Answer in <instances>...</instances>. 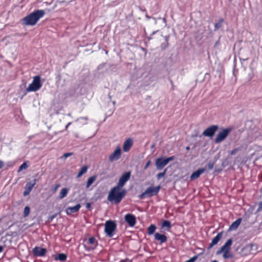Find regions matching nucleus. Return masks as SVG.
<instances>
[{
	"label": "nucleus",
	"instance_id": "nucleus-1",
	"mask_svg": "<svg viewBox=\"0 0 262 262\" xmlns=\"http://www.w3.org/2000/svg\"><path fill=\"white\" fill-rule=\"evenodd\" d=\"M121 188L117 186L112 188L107 196V200L110 202L116 204L120 203L126 194V189H121Z\"/></svg>",
	"mask_w": 262,
	"mask_h": 262
},
{
	"label": "nucleus",
	"instance_id": "nucleus-2",
	"mask_svg": "<svg viewBox=\"0 0 262 262\" xmlns=\"http://www.w3.org/2000/svg\"><path fill=\"white\" fill-rule=\"evenodd\" d=\"M45 14L43 10H36L25 16L21 20V24L26 26H34Z\"/></svg>",
	"mask_w": 262,
	"mask_h": 262
},
{
	"label": "nucleus",
	"instance_id": "nucleus-3",
	"mask_svg": "<svg viewBox=\"0 0 262 262\" xmlns=\"http://www.w3.org/2000/svg\"><path fill=\"white\" fill-rule=\"evenodd\" d=\"M161 189L160 185L156 187H149L141 194L138 195L140 199H144L146 198H150L152 196L156 195Z\"/></svg>",
	"mask_w": 262,
	"mask_h": 262
},
{
	"label": "nucleus",
	"instance_id": "nucleus-4",
	"mask_svg": "<svg viewBox=\"0 0 262 262\" xmlns=\"http://www.w3.org/2000/svg\"><path fill=\"white\" fill-rule=\"evenodd\" d=\"M82 245L86 251H90L96 248L98 242L95 237L92 236L89 238H84L83 240Z\"/></svg>",
	"mask_w": 262,
	"mask_h": 262
},
{
	"label": "nucleus",
	"instance_id": "nucleus-5",
	"mask_svg": "<svg viewBox=\"0 0 262 262\" xmlns=\"http://www.w3.org/2000/svg\"><path fill=\"white\" fill-rule=\"evenodd\" d=\"M104 226V232L107 236L112 237L117 228V224L115 222L112 220L107 221L105 223Z\"/></svg>",
	"mask_w": 262,
	"mask_h": 262
},
{
	"label": "nucleus",
	"instance_id": "nucleus-6",
	"mask_svg": "<svg viewBox=\"0 0 262 262\" xmlns=\"http://www.w3.org/2000/svg\"><path fill=\"white\" fill-rule=\"evenodd\" d=\"M42 86L40 81V77L39 75L35 76L33 77L32 83L27 88L28 92H36L39 90Z\"/></svg>",
	"mask_w": 262,
	"mask_h": 262
},
{
	"label": "nucleus",
	"instance_id": "nucleus-7",
	"mask_svg": "<svg viewBox=\"0 0 262 262\" xmlns=\"http://www.w3.org/2000/svg\"><path fill=\"white\" fill-rule=\"evenodd\" d=\"M231 130L232 129L229 127L223 129L217 135L216 138L214 140V142L215 143H220L224 141L227 138Z\"/></svg>",
	"mask_w": 262,
	"mask_h": 262
},
{
	"label": "nucleus",
	"instance_id": "nucleus-8",
	"mask_svg": "<svg viewBox=\"0 0 262 262\" xmlns=\"http://www.w3.org/2000/svg\"><path fill=\"white\" fill-rule=\"evenodd\" d=\"M219 129V126L217 125H212L207 128L202 134L203 136L212 138L215 132Z\"/></svg>",
	"mask_w": 262,
	"mask_h": 262
},
{
	"label": "nucleus",
	"instance_id": "nucleus-9",
	"mask_svg": "<svg viewBox=\"0 0 262 262\" xmlns=\"http://www.w3.org/2000/svg\"><path fill=\"white\" fill-rule=\"evenodd\" d=\"M130 175L131 172L130 171L124 172L119 178L116 186L122 188L126 182L129 179Z\"/></svg>",
	"mask_w": 262,
	"mask_h": 262
},
{
	"label": "nucleus",
	"instance_id": "nucleus-10",
	"mask_svg": "<svg viewBox=\"0 0 262 262\" xmlns=\"http://www.w3.org/2000/svg\"><path fill=\"white\" fill-rule=\"evenodd\" d=\"M47 250L46 248L36 246L32 249V253L35 256L42 257L47 253Z\"/></svg>",
	"mask_w": 262,
	"mask_h": 262
},
{
	"label": "nucleus",
	"instance_id": "nucleus-11",
	"mask_svg": "<svg viewBox=\"0 0 262 262\" xmlns=\"http://www.w3.org/2000/svg\"><path fill=\"white\" fill-rule=\"evenodd\" d=\"M168 164L165 158L161 157L156 159L155 165L158 170L162 169Z\"/></svg>",
	"mask_w": 262,
	"mask_h": 262
},
{
	"label": "nucleus",
	"instance_id": "nucleus-12",
	"mask_svg": "<svg viewBox=\"0 0 262 262\" xmlns=\"http://www.w3.org/2000/svg\"><path fill=\"white\" fill-rule=\"evenodd\" d=\"M124 220L130 227H134L136 223V216L133 214H126L124 216Z\"/></svg>",
	"mask_w": 262,
	"mask_h": 262
},
{
	"label": "nucleus",
	"instance_id": "nucleus-13",
	"mask_svg": "<svg viewBox=\"0 0 262 262\" xmlns=\"http://www.w3.org/2000/svg\"><path fill=\"white\" fill-rule=\"evenodd\" d=\"M36 181V179H33L26 184L25 187V190L23 192L24 196H27L29 194L33 187L35 185Z\"/></svg>",
	"mask_w": 262,
	"mask_h": 262
},
{
	"label": "nucleus",
	"instance_id": "nucleus-14",
	"mask_svg": "<svg viewBox=\"0 0 262 262\" xmlns=\"http://www.w3.org/2000/svg\"><path fill=\"white\" fill-rule=\"evenodd\" d=\"M121 155V150L119 146L117 147L115 150L109 157V161L113 162L119 160Z\"/></svg>",
	"mask_w": 262,
	"mask_h": 262
},
{
	"label": "nucleus",
	"instance_id": "nucleus-15",
	"mask_svg": "<svg viewBox=\"0 0 262 262\" xmlns=\"http://www.w3.org/2000/svg\"><path fill=\"white\" fill-rule=\"evenodd\" d=\"M80 207L81 205L80 204H77L73 207H68L66 210V213L68 215H71L73 213H76L79 211Z\"/></svg>",
	"mask_w": 262,
	"mask_h": 262
},
{
	"label": "nucleus",
	"instance_id": "nucleus-16",
	"mask_svg": "<svg viewBox=\"0 0 262 262\" xmlns=\"http://www.w3.org/2000/svg\"><path fill=\"white\" fill-rule=\"evenodd\" d=\"M205 171V168H199L196 171H194L190 176V178L191 180H194L198 179L201 174L204 172Z\"/></svg>",
	"mask_w": 262,
	"mask_h": 262
},
{
	"label": "nucleus",
	"instance_id": "nucleus-17",
	"mask_svg": "<svg viewBox=\"0 0 262 262\" xmlns=\"http://www.w3.org/2000/svg\"><path fill=\"white\" fill-rule=\"evenodd\" d=\"M155 239L157 241H160V244H162L167 241V237L164 234L156 233L155 234Z\"/></svg>",
	"mask_w": 262,
	"mask_h": 262
},
{
	"label": "nucleus",
	"instance_id": "nucleus-18",
	"mask_svg": "<svg viewBox=\"0 0 262 262\" xmlns=\"http://www.w3.org/2000/svg\"><path fill=\"white\" fill-rule=\"evenodd\" d=\"M133 145V140L131 138H128L125 140L123 144V149L124 151L127 152L130 149Z\"/></svg>",
	"mask_w": 262,
	"mask_h": 262
},
{
	"label": "nucleus",
	"instance_id": "nucleus-19",
	"mask_svg": "<svg viewBox=\"0 0 262 262\" xmlns=\"http://www.w3.org/2000/svg\"><path fill=\"white\" fill-rule=\"evenodd\" d=\"M223 232L219 233L212 239L210 244L209 248H212L213 246L216 245L222 237Z\"/></svg>",
	"mask_w": 262,
	"mask_h": 262
},
{
	"label": "nucleus",
	"instance_id": "nucleus-20",
	"mask_svg": "<svg viewBox=\"0 0 262 262\" xmlns=\"http://www.w3.org/2000/svg\"><path fill=\"white\" fill-rule=\"evenodd\" d=\"M242 220L241 218L237 219L236 221L231 224V225L229 226L228 230L230 231L236 230L241 224Z\"/></svg>",
	"mask_w": 262,
	"mask_h": 262
},
{
	"label": "nucleus",
	"instance_id": "nucleus-21",
	"mask_svg": "<svg viewBox=\"0 0 262 262\" xmlns=\"http://www.w3.org/2000/svg\"><path fill=\"white\" fill-rule=\"evenodd\" d=\"M169 35H166L164 36V38L165 40V42H163L161 44L160 47L162 49V50L164 51L168 47H169Z\"/></svg>",
	"mask_w": 262,
	"mask_h": 262
},
{
	"label": "nucleus",
	"instance_id": "nucleus-22",
	"mask_svg": "<svg viewBox=\"0 0 262 262\" xmlns=\"http://www.w3.org/2000/svg\"><path fill=\"white\" fill-rule=\"evenodd\" d=\"M67 258V255L64 253H59L55 255V260H59L60 261L63 262L66 261Z\"/></svg>",
	"mask_w": 262,
	"mask_h": 262
},
{
	"label": "nucleus",
	"instance_id": "nucleus-23",
	"mask_svg": "<svg viewBox=\"0 0 262 262\" xmlns=\"http://www.w3.org/2000/svg\"><path fill=\"white\" fill-rule=\"evenodd\" d=\"M232 243V239L229 238L227 240L223 246L222 247V249L224 250V251H229Z\"/></svg>",
	"mask_w": 262,
	"mask_h": 262
},
{
	"label": "nucleus",
	"instance_id": "nucleus-24",
	"mask_svg": "<svg viewBox=\"0 0 262 262\" xmlns=\"http://www.w3.org/2000/svg\"><path fill=\"white\" fill-rule=\"evenodd\" d=\"M224 21V19L223 18H220L219 19V21L217 23H216V24H215V25H214V31H216L217 30L220 29L222 27L223 23Z\"/></svg>",
	"mask_w": 262,
	"mask_h": 262
},
{
	"label": "nucleus",
	"instance_id": "nucleus-25",
	"mask_svg": "<svg viewBox=\"0 0 262 262\" xmlns=\"http://www.w3.org/2000/svg\"><path fill=\"white\" fill-rule=\"evenodd\" d=\"M156 226L155 225L151 224L147 228V234L151 235L154 234L156 230Z\"/></svg>",
	"mask_w": 262,
	"mask_h": 262
},
{
	"label": "nucleus",
	"instance_id": "nucleus-26",
	"mask_svg": "<svg viewBox=\"0 0 262 262\" xmlns=\"http://www.w3.org/2000/svg\"><path fill=\"white\" fill-rule=\"evenodd\" d=\"M88 169V167L87 166H83L80 170L79 173L77 176V178H80L83 174L86 172Z\"/></svg>",
	"mask_w": 262,
	"mask_h": 262
},
{
	"label": "nucleus",
	"instance_id": "nucleus-27",
	"mask_svg": "<svg viewBox=\"0 0 262 262\" xmlns=\"http://www.w3.org/2000/svg\"><path fill=\"white\" fill-rule=\"evenodd\" d=\"M96 176H92L89 178V179L88 180V181L86 182V188H88L94 182V181L96 180Z\"/></svg>",
	"mask_w": 262,
	"mask_h": 262
},
{
	"label": "nucleus",
	"instance_id": "nucleus-28",
	"mask_svg": "<svg viewBox=\"0 0 262 262\" xmlns=\"http://www.w3.org/2000/svg\"><path fill=\"white\" fill-rule=\"evenodd\" d=\"M68 191L69 190L67 188H62L60 193V195L59 196V199H62L63 198H65L68 193Z\"/></svg>",
	"mask_w": 262,
	"mask_h": 262
},
{
	"label": "nucleus",
	"instance_id": "nucleus-29",
	"mask_svg": "<svg viewBox=\"0 0 262 262\" xmlns=\"http://www.w3.org/2000/svg\"><path fill=\"white\" fill-rule=\"evenodd\" d=\"M162 227H167L168 228V231L171 227V225L170 222L168 220H164L162 223Z\"/></svg>",
	"mask_w": 262,
	"mask_h": 262
},
{
	"label": "nucleus",
	"instance_id": "nucleus-30",
	"mask_svg": "<svg viewBox=\"0 0 262 262\" xmlns=\"http://www.w3.org/2000/svg\"><path fill=\"white\" fill-rule=\"evenodd\" d=\"M167 169H164V170L162 172L159 173L157 175V178L158 180L161 179L163 178L166 173Z\"/></svg>",
	"mask_w": 262,
	"mask_h": 262
},
{
	"label": "nucleus",
	"instance_id": "nucleus-31",
	"mask_svg": "<svg viewBox=\"0 0 262 262\" xmlns=\"http://www.w3.org/2000/svg\"><path fill=\"white\" fill-rule=\"evenodd\" d=\"M30 212V208L29 206H26L24 208V215L25 217L27 216Z\"/></svg>",
	"mask_w": 262,
	"mask_h": 262
},
{
	"label": "nucleus",
	"instance_id": "nucleus-32",
	"mask_svg": "<svg viewBox=\"0 0 262 262\" xmlns=\"http://www.w3.org/2000/svg\"><path fill=\"white\" fill-rule=\"evenodd\" d=\"M28 167V165L26 162L23 163L18 168V172H20L23 169H26Z\"/></svg>",
	"mask_w": 262,
	"mask_h": 262
},
{
	"label": "nucleus",
	"instance_id": "nucleus-33",
	"mask_svg": "<svg viewBox=\"0 0 262 262\" xmlns=\"http://www.w3.org/2000/svg\"><path fill=\"white\" fill-rule=\"evenodd\" d=\"M229 251H224V253L223 254V257L225 259H228L229 258H232L233 257V255L229 253Z\"/></svg>",
	"mask_w": 262,
	"mask_h": 262
},
{
	"label": "nucleus",
	"instance_id": "nucleus-34",
	"mask_svg": "<svg viewBox=\"0 0 262 262\" xmlns=\"http://www.w3.org/2000/svg\"><path fill=\"white\" fill-rule=\"evenodd\" d=\"M199 255H196L185 262H194L198 258Z\"/></svg>",
	"mask_w": 262,
	"mask_h": 262
},
{
	"label": "nucleus",
	"instance_id": "nucleus-35",
	"mask_svg": "<svg viewBox=\"0 0 262 262\" xmlns=\"http://www.w3.org/2000/svg\"><path fill=\"white\" fill-rule=\"evenodd\" d=\"M207 166L209 170L212 169L214 167V162L212 161H209L208 163Z\"/></svg>",
	"mask_w": 262,
	"mask_h": 262
},
{
	"label": "nucleus",
	"instance_id": "nucleus-36",
	"mask_svg": "<svg viewBox=\"0 0 262 262\" xmlns=\"http://www.w3.org/2000/svg\"><path fill=\"white\" fill-rule=\"evenodd\" d=\"M167 163H168L169 162L173 161L175 159L174 156H171L168 158H165Z\"/></svg>",
	"mask_w": 262,
	"mask_h": 262
},
{
	"label": "nucleus",
	"instance_id": "nucleus-37",
	"mask_svg": "<svg viewBox=\"0 0 262 262\" xmlns=\"http://www.w3.org/2000/svg\"><path fill=\"white\" fill-rule=\"evenodd\" d=\"M239 150V148H234L233 150H232L230 152L231 155H234L236 154V152Z\"/></svg>",
	"mask_w": 262,
	"mask_h": 262
},
{
	"label": "nucleus",
	"instance_id": "nucleus-38",
	"mask_svg": "<svg viewBox=\"0 0 262 262\" xmlns=\"http://www.w3.org/2000/svg\"><path fill=\"white\" fill-rule=\"evenodd\" d=\"M73 155V152H67V153H65V154H63V157L65 159H66V158H67L68 157H70V156H72V155Z\"/></svg>",
	"mask_w": 262,
	"mask_h": 262
},
{
	"label": "nucleus",
	"instance_id": "nucleus-39",
	"mask_svg": "<svg viewBox=\"0 0 262 262\" xmlns=\"http://www.w3.org/2000/svg\"><path fill=\"white\" fill-rule=\"evenodd\" d=\"M262 209V201L261 202H260L259 203H258V208H257V211H261Z\"/></svg>",
	"mask_w": 262,
	"mask_h": 262
},
{
	"label": "nucleus",
	"instance_id": "nucleus-40",
	"mask_svg": "<svg viewBox=\"0 0 262 262\" xmlns=\"http://www.w3.org/2000/svg\"><path fill=\"white\" fill-rule=\"evenodd\" d=\"M56 216H57V214H55L51 215L49 217V220L50 221H52L53 220V219H55L56 217Z\"/></svg>",
	"mask_w": 262,
	"mask_h": 262
},
{
	"label": "nucleus",
	"instance_id": "nucleus-41",
	"mask_svg": "<svg viewBox=\"0 0 262 262\" xmlns=\"http://www.w3.org/2000/svg\"><path fill=\"white\" fill-rule=\"evenodd\" d=\"M222 252L224 253V250H223L222 248L221 247V248L216 252V254L217 255L220 254Z\"/></svg>",
	"mask_w": 262,
	"mask_h": 262
},
{
	"label": "nucleus",
	"instance_id": "nucleus-42",
	"mask_svg": "<svg viewBox=\"0 0 262 262\" xmlns=\"http://www.w3.org/2000/svg\"><path fill=\"white\" fill-rule=\"evenodd\" d=\"M150 164V161H148L146 163V165H145L144 169H147V167L149 166Z\"/></svg>",
	"mask_w": 262,
	"mask_h": 262
},
{
	"label": "nucleus",
	"instance_id": "nucleus-43",
	"mask_svg": "<svg viewBox=\"0 0 262 262\" xmlns=\"http://www.w3.org/2000/svg\"><path fill=\"white\" fill-rule=\"evenodd\" d=\"M91 204L90 203H87L86 204V208L89 209L91 208Z\"/></svg>",
	"mask_w": 262,
	"mask_h": 262
},
{
	"label": "nucleus",
	"instance_id": "nucleus-44",
	"mask_svg": "<svg viewBox=\"0 0 262 262\" xmlns=\"http://www.w3.org/2000/svg\"><path fill=\"white\" fill-rule=\"evenodd\" d=\"M4 166V162L3 161L0 160V169L3 168Z\"/></svg>",
	"mask_w": 262,
	"mask_h": 262
},
{
	"label": "nucleus",
	"instance_id": "nucleus-45",
	"mask_svg": "<svg viewBox=\"0 0 262 262\" xmlns=\"http://www.w3.org/2000/svg\"><path fill=\"white\" fill-rule=\"evenodd\" d=\"M80 119H83V120H88V118L85 117H80L79 119H78V120H80Z\"/></svg>",
	"mask_w": 262,
	"mask_h": 262
},
{
	"label": "nucleus",
	"instance_id": "nucleus-46",
	"mask_svg": "<svg viewBox=\"0 0 262 262\" xmlns=\"http://www.w3.org/2000/svg\"><path fill=\"white\" fill-rule=\"evenodd\" d=\"M72 124V122H69L67 125L66 126V129L68 128V127Z\"/></svg>",
	"mask_w": 262,
	"mask_h": 262
},
{
	"label": "nucleus",
	"instance_id": "nucleus-47",
	"mask_svg": "<svg viewBox=\"0 0 262 262\" xmlns=\"http://www.w3.org/2000/svg\"><path fill=\"white\" fill-rule=\"evenodd\" d=\"M159 31V30H157V31H153L152 33H151V36H152L154 35V34H155L157 32H158Z\"/></svg>",
	"mask_w": 262,
	"mask_h": 262
},
{
	"label": "nucleus",
	"instance_id": "nucleus-48",
	"mask_svg": "<svg viewBox=\"0 0 262 262\" xmlns=\"http://www.w3.org/2000/svg\"><path fill=\"white\" fill-rule=\"evenodd\" d=\"M3 249H4L3 247L2 246H0V253L3 251Z\"/></svg>",
	"mask_w": 262,
	"mask_h": 262
},
{
	"label": "nucleus",
	"instance_id": "nucleus-49",
	"mask_svg": "<svg viewBox=\"0 0 262 262\" xmlns=\"http://www.w3.org/2000/svg\"><path fill=\"white\" fill-rule=\"evenodd\" d=\"M59 185H57L56 186V187H55L54 188V190L56 191L57 190V189L58 188V187H59Z\"/></svg>",
	"mask_w": 262,
	"mask_h": 262
},
{
	"label": "nucleus",
	"instance_id": "nucleus-50",
	"mask_svg": "<svg viewBox=\"0 0 262 262\" xmlns=\"http://www.w3.org/2000/svg\"><path fill=\"white\" fill-rule=\"evenodd\" d=\"M146 17L147 19H148L150 18V16H148V15H147V14L146 15Z\"/></svg>",
	"mask_w": 262,
	"mask_h": 262
},
{
	"label": "nucleus",
	"instance_id": "nucleus-51",
	"mask_svg": "<svg viewBox=\"0 0 262 262\" xmlns=\"http://www.w3.org/2000/svg\"><path fill=\"white\" fill-rule=\"evenodd\" d=\"M152 38V36H151V35L149 37H148V40H150Z\"/></svg>",
	"mask_w": 262,
	"mask_h": 262
},
{
	"label": "nucleus",
	"instance_id": "nucleus-52",
	"mask_svg": "<svg viewBox=\"0 0 262 262\" xmlns=\"http://www.w3.org/2000/svg\"><path fill=\"white\" fill-rule=\"evenodd\" d=\"M189 149H190V147H189V146H187V147H186V150H189Z\"/></svg>",
	"mask_w": 262,
	"mask_h": 262
},
{
	"label": "nucleus",
	"instance_id": "nucleus-53",
	"mask_svg": "<svg viewBox=\"0 0 262 262\" xmlns=\"http://www.w3.org/2000/svg\"><path fill=\"white\" fill-rule=\"evenodd\" d=\"M260 192L262 193V186H261V188H260Z\"/></svg>",
	"mask_w": 262,
	"mask_h": 262
},
{
	"label": "nucleus",
	"instance_id": "nucleus-54",
	"mask_svg": "<svg viewBox=\"0 0 262 262\" xmlns=\"http://www.w3.org/2000/svg\"><path fill=\"white\" fill-rule=\"evenodd\" d=\"M212 262H218V261L216 260H213Z\"/></svg>",
	"mask_w": 262,
	"mask_h": 262
},
{
	"label": "nucleus",
	"instance_id": "nucleus-55",
	"mask_svg": "<svg viewBox=\"0 0 262 262\" xmlns=\"http://www.w3.org/2000/svg\"><path fill=\"white\" fill-rule=\"evenodd\" d=\"M120 262H126V261L124 260H121Z\"/></svg>",
	"mask_w": 262,
	"mask_h": 262
},
{
	"label": "nucleus",
	"instance_id": "nucleus-56",
	"mask_svg": "<svg viewBox=\"0 0 262 262\" xmlns=\"http://www.w3.org/2000/svg\"><path fill=\"white\" fill-rule=\"evenodd\" d=\"M108 95H109L110 98L111 99V96L110 95V94Z\"/></svg>",
	"mask_w": 262,
	"mask_h": 262
},
{
	"label": "nucleus",
	"instance_id": "nucleus-57",
	"mask_svg": "<svg viewBox=\"0 0 262 262\" xmlns=\"http://www.w3.org/2000/svg\"><path fill=\"white\" fill-rule=\"evenodd\" d=\"M113 104H115V101H113Z\"/></svg>",
	"mask_w": 262,
	"mask_h": 262
}]
</instances>
